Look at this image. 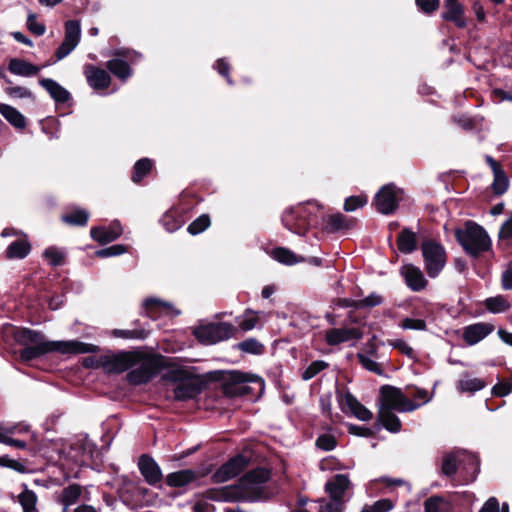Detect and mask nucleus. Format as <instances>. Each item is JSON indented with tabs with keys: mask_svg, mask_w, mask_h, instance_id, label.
Segmentation results:
<instances>
[{
	"mask_svg": "<svg viewBox=\"0 0 512 512\" xmlns=\"http://www.w3.org/2000/svg\"><path fill=\"white\" fill-rule=\"evenodd\" d=\"M322 218L323 228L328 233L351 229L355 221L342 213L323 216L321 206L313 201L299 203L286 209L282 215L283 225L292 233L303 235L310 227L317 226Z\"/></svg>",
	"mask_w": 512,
	"mask_h": 512,
	"instance_id": "nucleus-1",
	"label": "nucleus"
},
{
	"mask_svg": "<svg viewBox=\"0 0 512 512\" xmlns=\"http://www.w3.org/2000/svg\"><path fill=\"white\" fill-rule=\"evenodd\" d=\"M269 478L270 473L268 470L258 468L246 473L235 486L208 490L206 498L219 502L262 500L266 498V483Z\"/></svg>",
	"mask_w": 512,
	"mask_h": 512,
	"instance_id": "nucleus-2",
	"label": "nucleus"
},
{
	"mask_svg": "<svg viewBox=\"0 0 512 512\" xmlns=\"http://www.w3.org/2000/svg\"><path fill=\"white\" fill-rule=\"evenodd\" d=\"M58 351L61 353H97L100 351L99 346L81 342L78 340L69 341H43L32 346H27L20 352V358L24 361H30L38 358L46 353Z\"/></svg>",
	"mask_w": 512,
	"mask_h": 512,
	"instance_id": "nucleus-3",
	"label": "nucleus"
},
{
	"mask_svg": "<svg viewBox=\"0 0 512 512\" xmlns=\"http://www.w3.org/2000/svg\"><path fill=\"white\" fill-rule=\"evenodd\" d=\"M166 366V359L160 355L133 351L130 371L127 381L132 385H141L149 382Z\"/></svg>",
	"mask_w": 512,
	"mask_h": 512,
	"instance_id": "nucleus-4",
	"label": "nucleus"
},
{
	"mask_svg": "<svg viewBox=\"0 0 512 512\" xmlns=\"http://www.w3.org/2000/svg\"><path fill=\"white\" fill-rule=\"evenodd\" d=\"M455 237L464 251L471 257L491 249V239L486 230L473 221H467L464 228L455 231Z\"/></svg>",
	"mask_w": 512,
	"mask_h": 512,
	"instance_id": "nucleus-5",
	"label": "nucleus"
},
{
	"mask_svg": "<svg viewBox=\"0 0 512 512\" xmlns=\"http://www.w3.org/2000/svg\"><path fill=\"white\" fill-rule=\"evenodd\" d=\"M458 469L465 471L466 481H473L479 471V460L476 455L466 451H454L444 455L441 471L447 476H453Z\"/></svg>",
	"mask_w": 512,
	"mask_h": 512,
	"instance_id": "nucleus-6",
	"label": "nucleus"
},
{
	"mask_svg": "<svg viewBox=\"0 0 512 512\" xmlns=\"http://www.w3.org/2000/svg\"><path fill=\"white\" fill-rule=\"evenodd\" d=\"M166 379L176 383L174 387V398L187 400L196 397L202 390V383L196 377H191L183 370H172L166 375Z\"/></svg>",
	"mask_w": 512,
	"mask_h": 512,
	"instance_id": "nucleus-7",
	"label": "nucleus"
},
{
	"mask_svg": "<svg viewBox=\"0 0 512 512\" xmlns=\"http://www.w3.org/2000/svg\"><path fill=\"white\" fill-rule=\"evenodd\" d=\"M418 407H420V404H415L400 389L388 385L381 387L379 408H387L390 411L411 412Z\"/></svg>",
	"mask_w": 512,
	"mask_h": 512,
	"instance_id": "nucleus-8",
	"label": "nucleus"
},
{
	"mask_svg": "<svg viewBox=\"0 0 512 512\" xmlns=\"http://www.w3.org/2000/svg\"><path fill=\"white\" fill-rule=\"evenodd\" d=\"M421 251L428 276L437 277L446 264L444 247L433 240H427L422 243Z\"/></svg>",
	"mask_w": 512,
	"mask_h": 512,
	"instance_id": "nucleus-9",
	"label": "nucleus"
},
{
	"mask_svg": "<svg viewBox=\"0 0 512 512\" xmlns=\"http://www.w3.org/2000/svg\"><path fill=\"white\" fill-rule=\"evenodd\" d=\"M237 328L230 323H209L200 325L194 330V335L203 344H215L234 336Z\"/></svg>",
	"mask_w": 512,
	"mask_h": 512,
	"instance_id": "nucleus-10",
	"label": "nucleus"
},
{
	"mask_svg": "<svg viewBox=\"0 0 512 512\" xmlns=\"http://www.w3.org/2000/svg\"><path fill=\"white\" fill-rule=\"evenodd\" d=\"M401 199L402 190L394 184H387L378 191L374 203L378 212L388 215L396 210Z\"/></svg>",
	"mask_w": 512,
	"mask_h": 512,
	"instance_id": "nucleus-11",
	"label": "nucleus"
},
{
	"mask_svg": "<svg viewBox=\"0 0 512 512\" xmlns=\"http://www.w3.org/2000/svg\"><path fill=\"white\" fill-rule=\"evenodd\" d=\"M65 35L62 43L55 52L56 61L67 57L81 40V25L78 20H67L64 24Z\"/></svg>",
	"mask_w": 512,
	"mask_h": 512,
	"instance_id": "nucleus-12",
	"label": "nucleus"
},
{
	"mask_svg": "<svg viewBox=\"0 0 512 512\" xmlns=\"http://www.w3.org/2000/svg\"><path fill=\"white\" fill-rule=\"evenodd\" d=\"M133 359V351H121L102 355L103 370L106 373H121L128 370Z\"/></svg>",
	"mask_w": 512,
	"mask_h": 512,
	"instance_id": "nucleus-13",
	"label": "nucleus"
},
{
	"mask_svg": "<svg viewBox=\"0 0 512 512\" xmlns=\"http://www.w3.org/2000/svg\"><path fill=\"white\" fill-rule=\"evenodd\" d=\"M92 456L90 443L84 440H77L69 446V449L60 451V458L69 460L73 463H85Z\"/></svg>",
	"mask_w": 512,
	"mask_h": 512,
	"instance_id": "nucleus-14",
	"label": "nucleus"
},
{
	"mask_svg": "<svg viewBox=\"0 0 512 512\" xmlns=\"http://www.w3.org/2000/svg\"><path fill=\"white\" fill-rule=\"evenodd\" d=\"M339 404L344 413H351L361 421H369L373 417L372 412L349 392L340 397Z\"/></svg>",
	"mask_w": 512,
	"mask_h": 512,
	"instance_id": "nucleus-15",
	"label": "nucleus"
},
{
	"mask_svg": "<svg viewBox=\"0 0 512 512\" xmlns=\"http://www.w3.org/2000/svg\"><path fill=\"white\" fill-rule=\"evenodd\" d=\"M247 459L243 455H236L223 464L214 474L219 482H225L240 474L247 466Z\"/></svg>",
	"mask_w": 512,
	"mask_h": 512,
	"instance_id": "nucleus-16",
	"label": "nucleus"
},
{
	"mask_svg": "<svg viewBox=\"0 0 512 512\" xmlns=\"http://www.w3.org/2000/svg\"><path fill=\"white\" fill-rule=\"evenodd\" d=\"M138 467L149 485L156 486L162 481L163 474L161 468L151 456L146 454L140 456Z\"/></svg>",
	"mask_w": 512,
	"mask_h": 512,
	"instance_id": "nucleus-17",
	"label": "nucleus"
},
{
	"mask_svg": "<svg viewBox=\"0 0 512 512\" xmlns=\"http://www.w3.org/2000/svg\"><path fill=\"white\" fill-rule=\"evenodd\" d=\"M362 338V332L359 328H332L325 332L326 343L335 346L351 340H359Z\"/></svg>",
	"mask_w": 512,
	"mask_h": 512,
	"instance_id": "nucleus-18",
	"label": "nucleus"
},
{
	"mask_svg": "<svg viewBox=\"0 0 512 512\" xmlns=\"http://www.w3.org/2000/svg\"><path fill=\"white\" fill-rule=\"evenodd\" d=\"M494 329L495 327L491 323L478 322L466 326L463 329L462 337L466 344L472 346L486 338L489 334H491L494 331Z\"/></svg>",
	"mask_w": 512,
	"mask_h": 512,
	"instance_id": "nucleus-19",
	"label": "nucleus"
},
{
	"mask_svg": "<svg viewBox=\"0 0 512 512\" xmlns=\"http://www.w3.org/2000/svg\"><path fill=\"white\" fill-rule=\"evenodd\" d=\"M352 484L347 475L337 474L325 484V491L329 497L335 500H349L346 493L351 488Z\"/></svg>",
	"mask_w": 512,
	"mask_h": 512,
	"instance_id": "nucleus-20",
	"label": "nucleus"
},
{
	"mask_svg": "<svg viewBox=\"0 0 512 512\" xmlns=\"http://www.w3.org/2000/svg\"><path fill=\"white\" fill-rule=\"evenodd\" d=\"M231 384L225 386V393L229 395H245L248 393V388L244 385L248 382H257L263 386L261 378L255 375H248L241 372H234L231 374Z\"/></svg>",
	"mask_w": 512,
	"mask_h": 512,
	"instance_id": "nucleus-21",
	"label": "nucleus"
},
{
	"mask_svg": "<svg viewBox=\"0 0 512 512\" xmlns=\"http://www.w3.org/2000/svg\"><path fill=\"white\" fill-rule=\"evenodd\" d=\"M400 273L405 279L406 285L412 291H421L427 286V280L420 268L413 264H405L401 267Z\"/></svg>",
	"mask_w": 512,
	"mask_h": 512,
	"instance_id": "nucleus-22",
	"label": "nucleus"
},
{
	"mask_svg": "<svg viewBox=\"0 0 512 512\" xmlns=\"http://www.w3.org/2000/svg\"><path fill=\"white\" fill-rule=\"evenodd\" d=\"M123 229L118 221H113L108 226L93 227L90 235L93 240L100 244H107L116 240L122 234Z\"/></svg>",
	"mask_w": 512,
	"mask_h": 512,
	"instance_id": "nucleus-23",
	"label": "nucleus"
},
{
	"mask_svg": "<svg viewBox=\"0 0 512 512\" xmlns=\"http://www.w3.org/2000/svg\"><path fill=\"white\" fill-rule=\"evenodd\" d=\"M84 74L87 82L95 90L106 89L110 86L111 77L107 71L94 65H86Z\"/></svg>",
	"mask_w": 512,
	"mask_h": 512,
	"instance_id": "nucleus-24",
	"label": "nucleus"
},
{
	"mask_svg": "<svg viewBox=\"0 0 512 512\" xmlns=\"http://www.w3.org/2000/svg\"><path fill=\"white\" fill-rule=\"evenodd\" d=\"M201 477V474L192 469H183L169 473L166 476V484L172 488H181L187 486Z\"/></svg>",
	"mask_w": 512,
	"mask_h": 512,
	"instance_id": "nucleus-25",
	"label": "nucleus"
},
{
	"mask_svg": "<svg viewBox=\"0 0 512 512\" xmlns=\"http://www.w3.org/2000/svg\"><path fill=\"white\" fill-rule=\"evenodd\" d=\"M444 7L446 8L442 14L444 20L453 22L459 28L466 27L464 8L457 0H444Z\"/></svg>",
	"mask_w": 512,
	"mask_h": 512,
	"instance_id": "nucleus-26",
	"label": "nucleus"
},
{
	"mask_svg": "<svg viewBox=\"0 0 512 512\" xmlns=\"http://www.w3.org/2000/svg\"><path fill=\"white\" fill-rule=\"evenodd\" d=\"M144 307L147 316L152 319H156L161 314L178 315L180 313L178 310L174 309L170 303L155 298L147 299L144 302Z\"/></svg>",
	"mask_w": 512,
	"mask_h": 512,
	"instance_id": "nucleus-27",
	"label": "nucleus"
},
{
	"mask_svg": "<svg viewBox=\"0 0 512 512\" xmlns=\"http://www.w3.org/2000/svg\"><path fill=\"white\" fill-rule=\"evenodd\" d=\"M39 84L56 102L65 103L70 98V93L53 79L42 78L39 80Z\"/></svg>",
	"mask_w": 512,
	"mask_h": 512,
	"instance_id": "nucleus-28",
	"label": "nucleus"
},
{
	"mask_svg": "<svg viewBox=\"0 0 512 512\" xmlns=\"http://www.w3.org/2000/svg\"><path fill=\"white\" fill-rule=\"evenodd\" d=\"M31 251V245L25 237L18 238L11 242L6 248L7 259H23Z\"/></svg>",
	"mask_w": 512,
	"mask_h": 512,
	"instance_id": "nucleus-29",
	"label": "nucleus"
},
{
	"mask_svg": "<svg viewBox=\"0 0 512 512\" xmlns=\"http://www.w3.org/2000/svg\"><path fill=\"white\" fill-rule=\"evenodd\" d=\"M8 70L12 74L29 77L36 75L40 71V67L22 59L12 58L9 61Z\"/></svg>",
	"mask_w": 512,
	"mask_h": 512,
	"instance_id": "nucleus-30",
	"label": "nucleus"
},
{
	"mask_svg": "<svg viewBox=\"0 0 512 512\" xmlns=\"http://www.w3.org/2000/svg\"><path fill=\"white\" fill-rule=\"evenodd\" d=\"M15 341L22 346H32L45 341V337L40 332L27 328H18L14 331Z\"/></svg>",
	"mask_w": 512,
	"mask_h": 512,
	"instance_id": "nucleus-31",
	"label": "nucleus"
},
{
	"mask_svg": "<svg viewBox=\"0 0 512 512\" xmlns=\"http://www.w3.org/2000/svg\"><path fill=\"white\" fill-rule=\"evenodd\" d=\"M378 420L390 432L397 433L401 429V421L393 411L387 408H379Z\"/></svg>",
	"mask_w": 512,
	"mask_h": 512,
	"instance_id": "nucleus-32",
	"label": "nucleus"
},
{
	"mask_svg": "<svg viewBox=\"0 0 512 512\" xmlns=\"http://www.w3.org/2000/svg\"><path fill=\"white\" fill-rule=\"evenodd\" d=\"M106 67L113 75H115L122 81L127 80L132 74V70L129 64L125 60L120 58H114L109 60L106 63Z\"/></svg>",
	"mask_w": 512,
	"mask_h": 512,
	"instance_id": "nucleus-33",
	"label": "nucleus"
},
{
	"mask_svg": "<svg viewBox=\"0 0 512 512\" xmlns=\"http://www.w3.org/2000/svg\"><path fill=\"white\" fill-rule=\"evenodd\" d=\"M0 113L14 127L22 129L26 126L25 117L12 106L0 104Z\"/></svg>",
	"mask_w": 512,
	"mask_h": 512,
	"instance_id": "nucleus-34",
	"label": "nucleus"
},
{
	"mask_svg": "<svg viewBox=\"0 0 512 512\" xmlns=\"http://www.w3.org/2000/svg\"><path fill=\"white\" fill-rule=\"evenodd\" d=\"M314 503L317 512H343L346 507V500L339 501L331 497H329V499L320 498Z\"/></svg>",
	"mask_w": 512,
	"mask_h": 512,
	"instance_id": "nucleus-35",
	"label": "nucleus"
},
{
	"mask_svg": "<svg viewBox=\"0 0 512 512\" xmlns=\"http://www.w3.org/2000/svg\"><path fill=\"white\" fill-rule=\"evenodd\" d=\"M398 249L402 253H411L416 249V234L409 229H403L397 239Z\"/></svg>",
	"mask_w": 512,
	"mask_h": 512,
	"instance_id": "nucleus-36",
	"label": "nucleus"
},
{
	"mask_svg": "<svg viewBox=\"0 0 512 512\" xmlns=\"http://www.w3.org/2000/svg\"><path fill=\"white\" fill-rule=\"evenodd\" d=\"M80 495L81 488L78 485H69L64 488L60 496V502L64 506L63 511L68 512V508L77 502Z\"/></svg>",
	"mask_w": 512,
	"mask_h": 512,
	"instance_id": "nucleus-37",
	"label": "nucleus"
},
{
	"mask_svg": "<svg viewBox=\"0 0 512 512\" xmlns=\"http://www.w3.org/2000/svg\"><path fill=\"white\" fill-rule=\"evenodd\" d=\"M272 256L275 260L285 265H293L304 261L303 257H298L291 250L283 247L275 248L272 251Z\"/></svg>",
	"mask_w": 512,
	"mask_h": 512,
	"instance_id": "nucleus-38",
	"label": "nucleus"
},
{
	"mask_svg": "<svg viewBox=\"0 0 512 512\" xmlns=\"http://www.w3.org/2000/svg\"><path fill=\"white\" fill-rule=\"evenodd\" d=\"M425 512H450L451 505L440 496H432L424 502Z\"/></svg>",
	"mask_w": 512,
	"mask_h": 512,
	"instance_id": "nucleus-39",
	"label": "nucleus"
},
{
	"mask_svg": "<svg viewBox=\"0 0 512 512\" xmlns=\"http://www.w3.org/2000/svg\"><path fill=\"white\" fill-rule=\"evenodd\" d=\"M88 212L83 209H75L69 213L62 215V220L69 224L75 226H84L88 221Z\"/></svg>",
	"mask_w": 512,
	"mask_h": 512,
	"instance_id": "nucleus-40",
	"label": "nucleus"
},
{
	"mask_svg": "<svg viewBox=\"0 0 512 512\" xmlns=\"http://www.w3.org/2000/svg\"><path fill=\"white\" fill-rule=\"evenodd\" d=\"M18 501L22 506L23 512H38L36 509L37 496L29 489H24L18 496Z\"/></svg>",
	"mask_w": 512,
	"mask_h": 512,
	"instance_id": "nucleus-41",
	"label": "nucleus"
},
{
	"mask_svg": "<svg viewBox=\"0 0 512 512\" xmlns=\"http://www.w3.org/2000/svg\"><path fill=\"white\" fill-rule=\"evenodd\" d=\"M486 386L485 382L480 378L464 377L458 381L457 388L461 392L474 393Z\"/></svg>",
	"mask_w": 512,
	"mask_h": 512,
	"instance_id": "nucleus-42",
	"label": "nucleus"
},
{
	"mask_svg": "<svg viewBox=\"0 0 512 512\" xmlns=\"http://www.w3.org/2000/svg\"><path fill=\"white\" fill-rule=\"evenodd\" d=\"M152 169V162L148 158H143L137 161L134 165L132 174V181L139 183L145 175H147Z\"/></svg>",
	"mask_w": 512,
	"mask_h": 512,
	"instance_id": "nucleus-43",
	"label": "nucleus"
},
{
	"mask_svg": "<svg viewBox=\"0 0 512 512\" xmlns=\"http://www.w3.org/2000/svg\"><path fill=\"white\" fill-rule=\"evenodd\" d=\"M258 322V313H255L250 309H247L245 313L237 319V323L243 331H249L254 329L257 326Z\"/></svg>",
	"mask_w": 512,
	"mask_h": 512,
	"instance_id": "nucleus-44",
	"label": "nucleus"
},
{
	"mask_svg": "<svg viewBox=\"0 0 512 512\" xmlns=\"http://www.w3.org/2000/svg\"><path fill=\"white\" fill-rule=\"evenodd\" d=\"M485 307L492 313H501L510 308V304L503 296L490 297L485 300Z\"/></svg>",
	"mask_w": 512,
	"mask_h": 512,
	"instance_id": "nucleus-45",
	"label": "nucleus"
},
{
	"mask_svg": "<svg viewBox=\"0 0 512 512\" xmlns=\"http://www.w3.org/2000/svg\"><path fill=\"white\" fill-rule=\"evenodd\" d=\"M494 181L492 183V188L495 194L502 195L505 193L509 186V180L506 176L503 169L498 170L493 173Z\"/></svg>",
	"mask_w": 512,
	"mask_h": 512,
	"instance_id": "nucleus-46",
	"label": "nucleus"
},
{
	"mask_svg": "<svg viewBox=\"0 0 512 512\" xmlns=\"http://www.w3.org/2000/svg\"><path fill=\"white\" fill-rule=\"evenodd\" d=\"M393 508V502L390 499L384 498L377 500L373 504L365 505L361 512H389Z\"/></svg>",
	"mask_w": 512,
	"mask_h": 512,
	"instance_id": "nucleus-47",
	"label": "nucleus"
},
{
	"mask_svg": "<svg viewBox=\"0 0 512 512\" xmlns=\"http://www.w3.org/2000/svg\"><path fill=\"white\" fill-rule=\"evenodd\" d=\"M161 224L168 232H174L182 226V221L174 212H166L161 218Z\"/></svg>",
	"mask_w": 512,
	"mask_h": 512,
	"instance_id": "nucleus-48",
	"label": "nucleus"
},
{
	"mask_svg": "<svg viewBox=\"0 0 512 512\" xmlns=\"http://www.w3.org/2000/svg\"><path fill=\"white\" fill-rule=\"evenodd\" d=\"M43 256L52 266H59L64 262V253L56 247H48L45 249Z\"/></svg>",
	"mask_w": 512,
	"mask_h": 512,
	"instance_id": "nucleus-49",
	"label": "nucleus"
},
{
	"mask_svg": "<svg viewBox=\"0 0 512 512\" xmlns=\"http://www.w3.org/2000/svg\"><path fill=\"white\" fill-rule=\"evenodd\" d=\"M238 346L240 350L246 353L259 355L264 352V345L254 338L244 340Z\"/></svg>",
	"mask_w": 512,
	"mask_h": 512,
	"instance_id": "nucleus-50",
	"label": "nucleus"
},
{
	"mask_svg": "<svg viewBox=\"0 0 512 512\" xmlns=\"http://www.w3.org/2000/svg\"><path fill=\"white\" fill-rule=\"evenodd\" d=\"M327 367L328 364L322 360L313 361L302 373V378L303 380H310Z\"/></svg>",
	"mask_w": 512,
	"mask_h": 512,
	"instance_id": "nucleus-51",
	"label": "nucleus"
},
{
	"mask_svg": "<svg viewBox=\"0 0 512 512\" xmlns=\"http://www.w3.org/2000/svg\"><path fill=\"white\" fill-rule=\"evenodd\" d=\"M210 225V218L207 215H201L195 219L187 228L188 232L192 235H197L203 232Z\"/></svg>",
	"mask_w": 512,
	"mask_h": 512,
	"instance_id": "nucleus-52",
	"label": "nucleus"
},
{
	"mask_svg": "<svg viewBox=\"0 0 512 512\" xmlns=\"http://www.w3.org/2000/svg\"><path fill=\"white\" fill-rule=\"evenodd\" d=\"M358 359H359L360 364L366 370L371 371L377 375L383 374V369H382L381 365L378 362H376L375 360H373L372 358H370L369 356L364 355V354H358Z\"/></svg>",
	"mask_w": 512,
	"mask_h": 512,
	"instance_id": "nucleus-53",
	"label": "nucleus"
},
{
	"mask_svg": "<svg viewBox=\"0 0 512 512\" xmlns=\"http://www.w3.org/2000/svg\"><path fill=\"white\" fill-rule=\"evenodd\" d=\"M367 203V197L364 195L350 196L345 200L344 210L353 212L358 208L363 207Z\"/></svg>",
	"mask_w": 512,
	"mask_h": 512,
	"instance_id": "nucleus-54",
	"label": "nucleus"
},
{
	"mask_svg": "<svg viewBox=\"0 0 512 512\" xmlns=\"http://www.w3.org/2000/svg\"><path fill=\"white\" fill-rule=\"evenodd\" d=\"M113 335L118 338L125 339H144L147 336L145 330H123V329H115L113 330Z\"/></svg>",
	"mask_w": 512,
	"mask_h": 512,
	"instance_id": "nucleus-55",
	"label": "nucleus"
},
{
	"mask_svg": "<svg viewBox=\"0 0 512 512\" xmlns=\"http://www.w3.org/2000/svg\"><path fill=\"white\" fill-rule=\"evenodd\" d=\"M336 444V439L331 434H322L316 439V446L323 451L333 450Z\"/></svg>",
	"mask_w": 512,
	"mask_h": 512,
	"instance_id": "nucleus-56",
	"label": "nucleus"
},
{
	"mask_svg": "<svg viewBox=\"0 0 512 512\" xmlns=\"http://www.w3.org/2000/svg\"><path fill=\"white\" fill-rule=\"evenodd\" d=\"M383 300L384 299L380 294H378L376 292H372L367 297H365L363 299H359V308L360 309L373 308V307L381 305L383 303Z\"/></svg>",
	"mask_w": 512,
	"mask_h": 512,
	"instance_id": "nucleus-57",
	"label": "nucleus"
},
{
	"mask_svg": "<svg viewBox=\"0 0 512 512\" xmlns=\"http://www.w3.org/2000/svg\"><path fill=\"white\" fill-rule=\"evenodd\" d=\"M404 330H426V322L423 319L405 318L399 325Z\"/></svg>",
	"mask_w": 512,
	"mask_h": 512,
	"instance_id": "nucleus-58",
	"label": "nucleus"
},
{
	"mask_svg": "<svg viewBox=\"0 0 512 512\" xmlns=\"http://www.w3.org/2000/svg\"><path fill=\"white\" fill-rule=\"evenodd\" d=\"M126 252V247L121 244L113 245L101 250L96 251V256L100 258H107L112 256H118Z\"/></svg>",
	"mask_w": 512,
	"mask_h": 512,
	"instance_id": "nucleus-59",
	"label": "nucleus"
},
{
	"mask_svg": "<svg viewBox=\"0 0 512 512\" xmlns=\"http://www.w3.org/2000/svg\"><path fill=\"white\" fill-rule=\"evenodd\" d=\"M27 28L36 36H41L46 31L45 25L39 23L37 21L36 15L33 13H30L27 17Z\"/></svg>",
	"mask_w": 512,
	"mask_h": 512,
	"instance_id": "nucleus-60",
	"label": "nucleus"
},
{
	"mask_svg": "<svg viewBox=\"0 0 512 512\" xmlns=\"http://www.w3.org/2000/svg\"><path fill=\"white\" fill-rule=\"evenodd\" d=\"M512 392V381L504 380L498 382L492 388V394L497 397H504Z\"/></svg>",
	"mask_w": 512,
	"mask_h": 512,
	"instance_id": "nucleus-61",
	"label": "nucleus"
},
{
	"mask_svg": "<svg viewBox=\"0 0 512 512\" xmlns=\"http://www.w3.org/2000/svg\"><path fill=\"white\" fill-rule=\"evenodd\" d=\"M5 93L12 98H30L32 97V92L22 86H9L5 88Z\"/></svg>",
	"mask_w": 512,
	"mask_h": 512,
	"instance_id": "nucleus-62",
	"label": "nucleus"
},
{
	"mask_svg": "<svg viewBox=\"0 0 512 512\" xmlns=\"http://www.w3.org/2000/svg\"><path fill=\"white\" fill-rule=\"evenodd\" d=\"M499 238L501 240H512V214L510 217L502 224L499 231Z\"/></svg>",
	"mask_w": 512,
	"mask_h": 512,
	"instance_id": "nucleus-63",
	"label": "nucleus"
},
{
	"mask_svg": "<svg viewBox=\"0 0 512 512\" xmlns=\"http://www.w3.org/2000/svg\"><path fill=\"white\" fill-rule=\"evenodd\" d=\"M479 512H500V504L496 497H490L480 508Z\"/></svg>",
	"mask_w": 512,
	"mask_h": 512,
	"instance_id": "nucleus-64",
	"label": "nucleus"
}]
</instances>
